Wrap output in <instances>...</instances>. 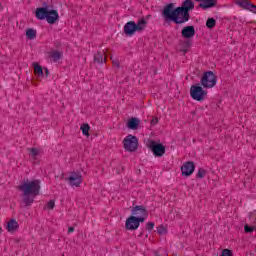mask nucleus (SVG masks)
<instances>
[{"label": "nucleus", "instance_id": "obj_6", "mask_svg": "<svg viewBox=\"0 0 256 256\" xmlns=\"http://www.w3.org/2000/svg\"><path fill=\"white\" fill-rule=\"evenodd\" d=\"M123 145H124L125 151H129L130 153H133V151H135L136 149H139V139H137L136 136L129 134L124 138Z\"/></svg>", "mask_w": 256, "mask_h": 256}, {"label": "nucleus", "instance_id": "obj_32", "mask_svg": "<svg viewBox=\"0 0 256 256\" xmlns=\"http://www.w3.org/2000/svg\"><path fill=\"white\" fill-rule=\"evenodd\" d=\"M155 227V223L154 222H148L147 224H146V229L148 230V231H153V228Z\"/></svg>", "mask_w": 256, "mask_h": 256}, {"label": "nucleus", "instance_id": "obj_29", "mask_svg": "<svg viewBox=\"0 0 256 256\" xmlns=\"http://www.w3.org/2000/svg\"><path fill=\"white\" fill-rule=\"evenodd\" d=\"M244 231H245V233H253V231H255V227L249 226V225L246 224L244 226Z\"/></svg>", "mask_w": 256, "mask_h": 256}, {"label": "nucleus", "instance_id": "obj_18", "mask_svg": "<svg viewBox=\"0 0 256 256\" xmlns=\"http://www.w3.org/2000/svg\"><path fill=\"white\" fill-rule=\"evenodd\" d=\"M17 229H19V222H17L15 219H11L7 224V230L9 233H15Z\"/></svg>", "mask_w": 256, "mask_h": 256}, {"label": "nucleus", "instance_id": "obj_37", "mask_svg": "<svg viewBox=\"0 0 256 256\" xmlns=\"http://www.w3.org/2000/svg\"><path fill=\"white\" fill-rule=\"evenodd\" d=\"M44 71H45V77H49V69L44 68Z\"/></svg>", "mask_w": 256, "mask_h": 256}, {"label": "nucleus", "instance_id": "obj_25", "mask_svg": "<svg viewBox=\"0 0 256 256\" xmlns=\"http://www.w3.org/2000/svg\"><path fill=\"white\" fill-rule=\"evenodd\" d=\"M83 135H85L86 137H89V131H91V126H89V124H83L80 127Z\"/></svg>", "mask_w": 256, "mask_h": 256}, {"label": "nucleus", "instance_id": "obj_34", "mask_svg": "<svg viewBox=\"0 0 256 256\" xmlns=\"http://www.w3.org/2000/svg\"><path fill=\"white\" fill-rule=\"evenodd\" d=\"M159 123V119L157 117L152 118L151 125H157Z\"/></svg>", "mask_w": 256, "mask_h": 256}, {"label": "nucleus", "instance_id": "obj_16", "mask_svg": "<svg viewBox=\"0 0 256 256\" xmlns=\"http://www.w3.org/2000/svg\"><path fill=\"white\" fill-rule=\"evenodd\" d=\"M139 123L141 121L138 118L132 117L127 122L128 129H132V131H137L139 129Z\"/></svg>", "mask_w": 256, "mask_h": 256}, {"label": "nucleus", "instance_id": "obj_19", "mask_svg": "<svg viewBox=\"0 0 256 256\" xmlns=\"http://www.w3.org/2000/svg\"><path fill=\"white\" fill-rule=\"evenodd\" d=\"M35 197L36 196H33L31 194L23 195L22 201H23L25 207H29L35 201Z\"/></svg>", "mask_w": 256, "mask_h": 256}, {"label": "nucleus", "instance_id": "obj_31", "mask_svg": "<svg viewBox=\"0 0 256 256\" xmlns=\"http://www.w3.org/2000/svg\"><path fill=\"white\" fill-rule=\"evenodd\" d=\"M47 209H55V200H49L47 203Z\"/></svg>", "mask_w": 256, "mask_h": 256}, {"label": "nucleus", "instance_id": "obj_38", "mask_svg": "<svg viewBox=\"0 0 256 256\" xmlns=\"http://www.w3.org/2000/svg\"><path fill=\"white\" fill-rule=\"evenodd\" d=\"M73 231H75V228H74V227H69V228H68V233H73Z\"/></svg>", "mask_w": 256, "mask_h": 256}, {"label": "nucleus", "instance_id": "obj_26", "mask_svg": "<svg viewBox=\"0 0 256 256\" xmlns=\"http://www.w3.org/2000/svg\"><path fill=\"white\" fill-rule=\"evenodd\" d=\"M28 151H29L30 155L32 156V159H37V156L39 155V149L28 148Z\"/></svg>", "mask_w": 256, "mask_h": 256}, {"label": "nucleus", "instance_id": "obj_28", "mask_svg": "<svg viewBox=\"0 0 256 256\" xmlns=\"http://www.w3.org/2000/svg\"><path fill=\"white\" fill-rule=\"evenodd\" d=\"M157 233L158 235H165V233H167V228H165L163 225H159L157 227Z\"/></svg>", "mask_w": 256, "mask_h": 256}, {"label": "nucleus", "instance_id": "obj_33", "mask_svg": "<svg viewBox=\"0 0 256 256\" xmlns=\"http://www.w3.org/2000/svg\"><path fill=\"white\" fill-rule=\"evenodd\" d=\"M156 256H167V252L165 250H159L158 252H155Z\"/></svg>", "mask_w": 256, "mask_h": 256}, {"label": "nucleus", "instance_id": "obj_30", "mask_svg": "<svg viewBox=\"0 0 256 256\" xmlns=\"http://www.w3.org/2000/svg\"><path fill=\"white\" fill-rule=\"evenodd\" d=\"M220 256H233V252L229 249H224Z\"/></svg>", "mask_w": 256, "mask_h": 256}, {"label": "nucleus", "instance_id": "obj_11", "mask_svg": "<svg viewBox=\"0 0 256 256\" xmlns=\"http://www.w3.org/2000/svg\"><path fill=\"white\" fill-rule=\"evenodd\" d=\"M235 5H238L241 9L246 11H251V13H256L255 4L251 3L249 0H234Z\"/></svg>", "mask_w": 256, "mask_h": 256}, {"label": "nucleus", "instance_id": "obj_20", "mask_svg": "<svg viewBox=\"0 0 256 256\" xmlns=\"http://www.w3.org/2000/svg\"><path fill=\"white\" fill-rule=\"evenodd\" d=\"M26 37L30 40L37 39V30L29 28L26 30Z\"/></svg>", "mask_w": 256, "mask_h": 256}, {"label": "nucleus", "instance_id": "obj_15", "mask_svg": "<svg viewBox=\"0 0 256 256\" xmlns=\"http://www.w3.org/2000/svg\"><path fill=\"white\" fill-rule=\"evenodd\" d=\"M181 35L184 39H193L195 37V26H185L181 31Z\"/></svg>", "mask_w": 256, "mask_h": 256}, {"label": "nucleus", "instance_id": "obj_35", "mask_svg": "<svg viewBox=\"0 0 256 256\" xmlns=\"http://www.w3.org/2000/svg\"><path fill=\"white\" fill-rule=\"evenodd\" d=\"M110 59L112 60L113 65H116V67H120L119 61L113 60V57H110Z\"/></svg>", "mask_w": 256, "mask_h": 256}, {"label": "nucleus", "instance_id": "obj_36", "mask_svg": "<svg viewBox=\"0 0 256 256\" xmlns=\"http://www.w3.org/2000/svg\"><path fill=\"white\" fill-rule=\"evenodd\" d=\"M54 46H55L56 48H59V47L61 46V42L56 41V42L54 43Z\"/></svg>", "mask_w": 256, "mask_h": 256}, {"label": "nucleus", "instance_id": "obj_9", "mask_svg": "<svg viewBox=\"0 0 256 256\" xmlns=\"http://www.w3.org/2000/svg\"><path fill=\"white\" fill-rule=\"evenodd\" d=\"M148 148L156 157H163L165 155V147L161 143H157L155 140H151L148 144Z\"/></svg>", "mask_w": 256, "mask_h": 256}, {"label": "nucleus", "instance_id": "obj_13", "mask_svg": "<svg viewBox=\"0 0 256 256\" xmlns=\"http://www.w3.org/2000/svg\"><path fill=\"white\" fill-rule=\"evenodd\" d=\"M147 215V208H145V206L143 205L135 206L134 208H132V217H136L137 219H145Z\"/></svg>", "mask_w": 256, "mask_h": 256}, {"label": "nucleus", "instance_id": "obj_7", "mask_svg": "<svg viewBox=\"0 0 256 256\" xmlns=\"http://www.w3.org/2000/svg\"><path fill=\"white\" fill-rule=\"evenodd\" d=\"M190 96L194 101H205V97H207V91L203 90L199 84L192 85L190 87Z\"/></svg>", "mask_w": 256, "mask_h": 256}, {"label": "nucleus", "instance_id": "obj_21", "mask_svg": "<svg viewBox=\"0 0 256 256\" xmlns=\"http://www.w3.org/2000/svg\"><path fill=\"white\" fill-rule=\"evenodd\" d=\"M34 73L37 75V77H45V74L43 73V67L37 63H34Z\"/></svg>", "mask_w": 256, "mask_h": 256}, {"label": "nucleus", "instance_id": "obj_1", "mask_svg": "<svg viewBox=\"0 0 256 256\" xmlns=\"http://www.w3.org/2000/svg\"><path fill=\"white\" fill-rule=\"evenodd\" d=\"M195 9V2L193 0H185L182 2V5L175 8L174 3L167 4L163 11L162 16L165 21H172L176 25H183L191 19L190 11Z\"/></svg>", "mask_w": 256, "mask_h": 256}, {"label": "nucleus", "instance_id": "obj_27", "mask_svg": "<svg viewBox=\"0 0 256 256\" xmlns=\"http://www.w3.org/2000/svg\"><path fill=\"white\" fill-rule=\"evenodd\" d=\"M207 175V170L200 168L198 173L196 174L197 179H203Z\"/></svg>", "mask_w": 256, "mask_h": 256}, {"label": "nucleus", "instance_id": "obj_24", "mask_svg": "<svg viewBox=\"0 0 256 256\" xmlns=\"http://www.w3.org/2000/svg\"><path fill=\"white\" fill-rule=\"evenodd\" d=\"M180 44L182 45V47H184L182 51H184V53H187V49L191 47V40L186 38V40L180 41Z\"/></svg>", "mask_w": 256, "mask_h": 256}, {"label": "nucleus", "instance_id": "obj_8", "mask_svg": "<svg viewBox=\"0 0 256 256\" xmlns=\"http://www.w3.org/2000/svg\"><path fill=\"white\" fill-rule=\"evenodd\" d=\"M141 223H145V218H137L135 216H130L126 219V229L128 231H135L139 229Z\"/></svg>", "mask_w": 256, "mask_h": 256}, {"label": "nucleus", "instance_id": "obj_3", "mask_svg": "<svg viewBox=\"0 0 256 256\" xmlns=\"http://www.w3.org/2000/svg\"><path fill=\"white\" fill-rule=\"evenodd\" d=\"M151 15H148L146 18H141L138 23L135 21H129L124 25V33L127 37H133L135 33H143L145 28L147 27V19H149Z\"/></svg>", "mask_w": 256, "mask_h": 256}, {"label": "nucleus", "instance_id": "obj_23", "mask_svg": "<svg viewBox=\"0 0 256 256\" xmlns=\"http://www.w3.org/2000/svg\"><path fill=\"white\" fill-rule=\"evenodd\" d=\"M94 61L95 63H98L99 65H101L105 61V58L103 57V54H101V52H97L94 55Z\"/></svg>", "mask_w": 256, "mask_h": 256}, {"label": "nucleus", "instance_id": "obj_40", "mask_svg": "<svg viewBox=\"0 0 256 256\" xmlns=\"http://www.w3.org/2000/svg\"><path fill=\"white\" fill-rule=\"evenodd\" d=\"M1 231H3V230H2L1 227H0V233H1Z\"/></svg>", "mask_w": 256, "mask_h": 256}, {"label": "nucleus", "instance_id": "obj_12", "mask_svg": "<svg viewBox=\"0 0 256 256\" xmlns=\"http://www.w3.org/2000/svg\"><path fill=\"white\" fill-rule=\"evenodd\" d=\"M181 171L184 177H191L195 171V163L191 161L185 162L181 167Z\"/></svg>", "mask_w": 256, "mask_h": 256}, {"label": "nucleus", "instance_id": "obj_2", "mask_svg": "<svg viewBox=\"0 0 256 256\" xmlns=\"http://www.w3.org/2000/svg\"><path fill=\"white\" fill-rule=\"evenodd\" d=\"M36 18H38L39 21L46 19L47 23L53 25L59 21V12H57V10H49L47 3H44V7L36 9Z\"/></svg>", "mask_w": 256, "mask_h": 256}, {"label": "nucleus", "instance_id": "obj_39", "mask_svg": "<svg viewBox=\"0 0 256 256\" xmlns=\"http://www.w3.org/2000/svg\"><path fill=\"white\" fill-rule=\"evenodd\" d=\"M120 169L123 171V169H124L123 166H120Z\"/></svg>", "mask_w": 256, "mask_h": 256}, {"label": "nucleus", "instance_id": "obj_14", "mask_svg": "<svg viewBox=\"0 0 256 256\" xmlns=\"http://www.w3.org/2000/svg\"><path fill=\"white\" fill-rule=\"evenodd\" d=\"M200 3L198 7L200 9H212V7H217V0H194Z\"/></svg>", "mask_w": 256, "mask_h": 256}, {"label": "nucleus", "instance_id": "obj_17", "mask_svg": "<svg viewBox=\"0 0 256 256\" xmlns=\"http://www.w3.org/2000/svg\"><path fill=\"white\" fill-rule=\"evenodd\" d=\"M49 57L54 63H57V61L63 58V52L59 50H52L49 52Z\"/></svg>", "mask_w": 256, "mask_h": 256}, {"label": "nucleus", "instance_id": "obj_4", "mask_svg": "<svg viewBox=\"0 0 256 256\" xmlns=\"http://www.w3.org/2000/svg\"><path fill=\"white\" fill-rule=\"evenodd\" d=\"M19 191H22L23 195H33L37 197L41 191V182L39 180L23 182L18 186Z\"/></svg>", "mask_w": 256, "mask_h": 256}, {"label": "nucleus", "instance_id": "obj_22", "mask_svg": "<svg viewBox=\"0 0 256 256\" xmlns=\"http://www.w3.org/2000/svg\"><path fill=\"white\" fill-rule=\"evenodd\" d=\"M217 25V20L215 18H208L206 21V27L208 29H215V26Z\"/></svg>", "mask_w": 256, "mask_h": 256}, {"label": "nucleus", "instance_id": "obj_10", "mask_svg": "<svg viewBox=\"0 0 256 256\" xmlns=\"http://www.w3.org/2000/svg\"><path fill=\"white\" fill-rule=\"evenodd\" d=\"M65 181H68L71 187H80L83 183V175L81 173L72 172L68 178H65Z\"/></svg>", "mask_w": 256, "mask_h": 256}, {"label": "nucleus", "instance_id": "obj_5", "mask_svg": "<svg viewBox=\"0 0 256 256\" xmlns=\"http://www.w3.org/2000/svg\"><path fill=\"white\" fill-rule=\"evenodd\" d=\"M200 83L204 89H213V86L217 85V76L213 71H207L203 74Z\"/></svg>", "mask_w": 256, "mask_h": 256}]
</instances>
